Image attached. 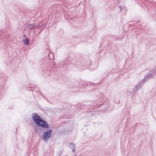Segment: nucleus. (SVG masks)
Listing matches in <instances>:
<instances>
[{
    "mask_svg": "<svg viewBox=\"0 0 156 156\" xmlns=\"http://www.w3.org/2000/svg\"><path fill=\"white\" fill-rule=\"evenodd\" d=\"M52 133L51 129L48 130L47 131L45 132L42 135V137L43 140L45 141H46L49 139Z\"/></svg>",
    "mask_w": 156,
    "mask_h": 156,
    "instance_id": "nucleus-2",
    "label": "nucleus"
},
{
    "mask_svg": "<svg viewBox=\"0 0 156 156\" xmlns=\"http://www.w3.org/2000/svg\"><path fill=\"white\" fill-rule=\"evenodd\" d=\"M4 79V78H2L0 79V84H1L2 82L3 81Z\"/></svg>",
    "mask_w": 156,
    "mask_h": 156,
    "instance_id": "nucleus-7",
    "label": "nucleus"
},
{
    "mask_svg": "<svg viewBox=\"0 0 156 156\" xmlns=\"http://www.w3.org/2000/svg\"><path fill=\"white\" fill-rule=\"evenodd\" d=\"M6 65V66H9V62H5Z\"/></svg>",
    "mask_w": 156,
    "mask_h": 156,
    "instance_id": "nucleus-8",
    "label": "nucleus"
},
{
    "mask_svg": "<svg viewBox=\"0 0 156 156\" xmlns=\"http://www.w3.org/2000/svg\"><path fill=\"white\" fill-rule=\"evenodd\" d=\"M2 43V39L0 38V45Z\"/></svg>",
    "mask_w": 156,
    "mask_h": 156,
    "instance_id": "nucleus-9",
    "label": "nucleus"
},
{
    "mask_svg": "<svg viewBox=\"0 0 156 156\" xmlns=\"http://www.w3.org/2000/svg\"><path fill=\"white\" fill-rule=\"evenodd\" d=\"M4 32V30L2 29L0 30V37L1 36Z\"/></svg>",
    "mask_w": 156,
    "mask_h": 156,
    "instance_id": "nucleus-6",
    "label": "nucleus"
},
{
    "mask_svg": "<svg viewBox=\"0 0 156 156\" xmlns=\"http://www.w3.org/2000/svg\"><path fill=\"white\" fill-rule=\"evenodd\" d=\"M33 119L34 122L38 125L44 128H49V125L35 113L32 114Z\"/></svg>",
    "mask_w": 156,
    "mask_h": 156,
    "instance_id": "nucleus-1",
    "label": "nucleus"
},
{
    "mask_svg": "<svg viewBox=\"0 0 156 156\" xmlns=\"http://www.w3.org/2000/svg\"><path fill=\"white\" fill-rule=\"evenodd\" d=\"M69 148L72 149V151L74 153L76 150V144L73 143H70L69 144Z\"/></svg>",
    "mask_w": 156,
    "mask_h": 156,
    "instance_id": "nucleus-3",
    "label": "nucleus"
},
{
    "mask_svg": "<svg viewBox=\"0 0 156 156\" xmlns=\"http://www.w3.org/2000/svg\"><path fill=\"white\" fill-rule=\"evenodd\" d=\"M155 74L154 73L150 72L145 77L144 79L145 80V79L146 80L148 77H152Z\"/></svg>",
    "mask_w": 156,
    "mask_h": 156,
    "instance_id": "nucleus-4",
    "label": "nucleus"
},
{
    "mask_svg": "<svg viewBox=\"0 0 156 156\" xmlns=\"http://www.w3.org/2000/svg\"><path fill=\"white\" fill-rule=\"evenodd\" d=\"M23 42L24 44L26 45H28L29 44V41L27 39H26L23 40Z\"/></svg>",
    "mask_w": 156,
    "mask_h": 156,
    "instance_id": "nucleus-5",
    "label": "nucleus"
}]
</instances>
